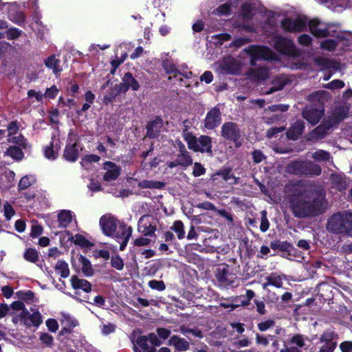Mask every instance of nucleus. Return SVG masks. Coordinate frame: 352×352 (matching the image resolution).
<instances>
[{
	"label": "nucleus",
	"mask_w": 352,
	"mask_h": 352,
	"mask_svg": "<svg viewBox=\"0 0 352 352\" xmlns=\"http://www.w3.org/2000/svg\"><path fill=\"white\" fill-rule=\"evenodd\" d=\"M231 274L229 273L228 265L223 268H218L215 277L218 282L224 286H233L234 280L230 276Z\"/></svg>",
	"instance_id": "19"
},
{
	"label": "nucleus",
	"mask_w": 352,
	"mask_h": 352,
	"mask_svg": "<svg viewBox=\"0 0 352 352\" xmlns=\"http://www.w3.org/2000/svg\"><path fill=\"white\" fill-rule=\"evenodd\" d=\"M232 12L231 3L226 2L219 5L213 12L212 14L217 16H228Z\"/></svg>",
	"instance_id": "39"
},
{
	"label": "nucleus",
	"mask_w": 352,
	"mask_h": 352,
	"mask_svg": "<svg viewBox=\"0 0 352 352\" xmlns=\"http://www.w3.org/2000/svg\"><path fill=\"white\" fill-rule=\"evenodd\" d=\"M118 95V91L115 86L109 87L103 96V103L107 105L113 102Z\"/></svg>",
	"instance_id": "38"
},
{
	"label": "nucleus",
	"mask_w": 352,
	"mask_h": 352,
	"mask_svg": "<svg viewBox=\"0 0 352 352\" xmlns=\"http://www.w3.org/2000/svg\"><path fill=\"white\" fill-rule=\"evenodd\" d=\"M170 230L174 231L177 236L179 239H182L185 236V231L184 223L182 221L177 220L173 223V225L170 227Z\"/></svg>",
	"instance_id": "44"
},
{
	"label": "nucleus",
	"mask_w": 352,
	"mask_h": 352,
	"mask_svg": "<svg viewBox=\"0 0 352 352\" xmlns=\"http://www.w3.org/2000/svg\"><path fill=\"white\" fill-rule=\"evenodd\" d=\"M164 122L160 116H155L153 120L146 124V137L149 139H157L160 137Z\"/></svg>",
	"instance_id": "9"
},
{
	"label": "nucleus",
	"mask_w": 352,
	"mask_h": 352,
	"mask_svg": "<svg viewBox=\"0 0 352 352\" xmlns=\"http://www.w3.org/2000/svg\"><path fill=\"white\" fill-rule=\"evenodd\" d=\"M298 41L300 45L305 47H309L312 43V38L309 35L302 34L298 36Z\"/></svg>",
	"instance_id": "61"
},
{
	"label": "nucleus",
	"mask_w": 352,
	"mask_h": 352,
	"mask_svg": "<svg viewBox=\"0 0 352 352\" xmlns=\"http://www.w3.org/2000/svg\"><path fill=\"white\" fill-rule=\"evenodd\" d=\"M197 139L198 138L190 132L187 133L184 135V140L186 142L188 148L193 151L197 148Z\"/></svg>",
	"instance_id": "50"
},
{
	"label": "nucleus",
	"mask_w": 352,
	"mask_h": 352,
	"mask_svg": "<svg viewBox=\"0 0 352 352\" xmlns=\"http://www.w3.org/2000/svg\"><path fill=\"white\" fill-rule=\"evenodd\" d=\"M254 164H259L265 160L266 157L261 150H254L252 153Z\"/></svg>",
	"instance_id": "62"
},
{
	"label": "nucleus",
	"mask_w": 352,
	"mask_h": 352,
	"mask_svg": "<svg viewBox=\"0 0 352 352\" xmlns=\"http://www.w3.org/2000/svg\"><path fill=\"white\" fill-rule=\"evenodd\" d=\"M282 29L287 32H300L306 29L307 22L302 18L292 19L286 18L282 20L280 23Z\"/></svg>",
	"instance_id": "8"
},
{
	"label": "nucleus",
	"mask_w": 352,
	"mask_h": 352,
	"mask_svg": "<svg viewBox=\"0 0 352 352\" xmlns=\"http://www.w3.org/2000/svg\"><path fill=\"white\" fill-rule=\"evenodd\" d=\"M5 154L16 161H21L24 157V153L22 151V148L15 145L10 146L7 148Z\"/></svg>",
	"instance_id": "30"
},
{
	"label": "nucleus",
	"mask_w": 352,
	"mask_h": 352,
	"mask_svg": "<svg viewBox=\"0 0 352 352\" xmlns=\"http://www.w3.org/2000/svg\"><path fill=\"white\" fill-rule=\"evenodd\" d=\"M272 41L274 42V49L280 54L291 57H296L299 55V52L292 39L280 34H274L272 36Z\"/></svg>",
	"instance_id": "4"
},
{
	"label": "nucleus",
	"mask_w": 352,
	"mask_h": 352,
	"mask_svg": "<svg viewBox=\"0 0 352 352\" xmlns=\"http://www.w3.org/2000/svg\"><path fill=\"white\" fill-rule=\"evenodd\" d=\"M206 173V168L199 162H195L194 164L192 175L194 177H199L204 175Z\"/></svg>",
	"instance_id": "63"
},
{
	"label": "nucleus",
	"mask_w": 352,
	"mask_h": 352,
	"mask_svg": "<svg viewBox=\"0 0 352 352\" xmlns=\"http://www.w3.org/2000/svg\"><path fill=\"white\" fill-rule=\"evenodd\" d=\"M23 258L25 261L35 263L38 261V253L34 248H28L23 254Z\"/></svg>",
	"instance_id": "41"
},
{
	"label": "nucleus",
	"mask_w": 352,
	"mask_h": 352,
	"mask_svg": "<svg viewBox=\"0 0 352 352\" xmlns=\"http://www.w3.org/2000/svg\"><path fill=\"white\" fill-rule=\"evenodd\" d=\"M290 208L298 219L314 217L324 212V199L311 190H299L290 195Z\"/></svg>",
	"instance_id": "1"
},
{
	"label": "nucleus",
	"mask_w": 352,
	"mask_h": 352,
	"mask_svg": "<svg viewBox=\"0 0 352 352\" xmlns=\"http://www.w3.org/2000/svg\"><path fill=\"white\" fill-rule=\"evenodd\" d=\"M266 280L267 283L264 285V287L266 285H272L278 288L282 287L283 286V280L280 276L272 274L269 276Z\"/></svg>",
	"instance_id": "47"
},
{
	"label": "nucleus",
	"mask_w": 352,
	"mask_h": 352,
	"mask_svg": "<svg viewBox=\"0 0 352 352\" xmlns=\"http://www.w3.org/2000/svg\"><path fill=\"white\" fill-rule=\"evenodd\" d=\"M333 126L331 120H324L309 133V140H318L323 139L327 134L329 129Z\"/></svg>",
	"instance_id": "11"
},
{
	"label": "nucleus",
	"mask_w": 352,
	"mask_h": 352,
	"mask_svg": "<svg viewBox=\"0 0 352 352\" xmlns=\"http://www.w3.org/2000/svg\"><path fill=\"white\" fill-rule=\"evenodd\" d=\"M39 340L43 346L47 348H52L54 344L53 336L47 333H39Z\"/></svg>",
	"instance_id": "42"
},
{
	"label": "nucleus",
	"mask_w": 352,
	"mask_h": 352,
	"mask_svg": "<svg viewBox=\"0 0 352 352\" xmlns=\"http://www.w3.org/2000/svg\"><path fill=\"white\" fill-rule=\"evenodd\" d=\"M60 60L56 58V55L53 54L48 56L45 60V65L50 69L54 74H60L62 72V67L60 65Z\"/></svg>",
	"instance_id": "26"
},
{
	"label": "nucleus",
	"mask_w": 352,
	"mask_h": 352,
	"mask_svg": "<svg viewBox=\"0 0 352 352\" xmlns=\"http://www.w3.org/2000/svg\"><path fill=\"white\" fill-rule=\"evenodd\" d=\"M321 173L322 169L320 165L311 161L304 162L302 175L318 176Z\"/></svg>",
	"instance_id": "22"
},
{
	"label": "nucleus",
	"mask_w": 352,
	"mask_h": 352,
	"mask_svg": "<svg viewBox=\"0 0 352 352\" xmlns=\"http://www.w3.org/2000/svg\"><path fill=\"white\" fill-rule=\"evenodd\" d=\"M197 148L195 149V152H200L201 153H207L208 155H212V138L201 135L197 139Z\"/></svg>",
	"instance_id": "14"
},
{
	"label": "nucleus",
	"mask_w": 352,
	"mask_h": 352,
	"mask_svg": "<svg viewBox=\"0 0 352 352\" xmlns=\"http://www.w3.org/2000/svg\"><path fill=\"white\" fill-rule=\"evenodd\" d=\"M192 158L190 153H179L175 160L168 162L167 163V166L170 168H173L178 166L186 168L192 165Z\"/></svg>",
	"instance_id": "17"
},
{
	"label": "nucleus",
	"mask_w": 352,
	"mask_h": 352,
	"mask_svg": "<svg viewBox=\"0 0 352 352\" xmlns=\"http://www.w3.org/2000/svg\"><path fill=\"white\" fill-rule=\"evenodd\" d=\"M8 137L16 134L19 130V124L17 120L11 121L8 125Z\"/></svg>",
	"instance_id": "56"
},
{
	"label": "nucleus",
	"mask_w": 352,
	"mask_h": 352,
	"mask_svg": "<svg viewBox=\"0 0 352 352\" xmlns=\"http://www.w3.org/2000/svg\"><path fill=\"white\" fill-rule=\"evenodd\" d=\"M148 285L152 289L159 292H162L166 289V285L163 280L153 279L148 282Z\"/></svg>",
	"instance_id": "54"
},
{
	"label": "nucleus",
	"mask_w": 352,
	"mask_h": 352,
	"mask_svg": "<svg viewBox=\"0 0 352 352\" xmlns=\"http://www.w3.org/2000/svg\"><path fill=\"white\" fill-rule=\"evenodd\" d=\"M270 248L274 251L278 250L282 252H286L288 256H295L297 253V250L287 241H272L270 242Z\"/></svg>",
	"instance_id": "15"
},
{
	"label": "nucleus",
	"mask_w": 352,
	"mask_h": 352,
	"mask_svg": "<svg viewBox=\"0 0 352 352\" xmlns=\"http://www.w3.org/2000/svg\"><path fill=\"white\" fill-rule=\"evenodd\" d=\"M122 80L123 82H126L129 89H131L133 91L139 89L140 84L131 72L125 73Z\"/></svg>",
	"instance_id": "36"
},
{
	"label": "nucleus",
	"mask_w": 352,
	"mask_h": 352,
	"mask_svg": "<svg viewBox=\"0 0 352 352\" xmlns=\"http://www.w3.org/2000/svg\"><path fill=\"white\" fill-rule=\"evenodd\" d=\"M345 219L346 220L345 234L352 236V212H348Z\"/></svg>",
	"instance_id": "64"
},
{
	"label": "nucleus",
	"mask_w": 352,
	"mask_h": 352,
	"mask_svg": "<svg viewBox=\"0 0 352 352\" xmlns=\"http://www.w3.org/2000/svg\"><path fill=\"white\" fill-rule=\"evenodd\" d=\"M137 346H134L135 352H157L153 346H149L148 344V338L146 336H140L136 340Z\"/></svg>",
	"instance_id": "23"
},
{
	"label": "nucleus",
	"mask_w": 352,
	"mask_h": 352,
	"mask_svg": "<svg viewBox=\"0 0 352 352\" xmlns=\"http://www.w3.org/2000/svg\"><path fill=\"white\" fill-rule=\"evenodd\" d=\"M61 323L63 325H65L73 330L74 327L78 325V322L74 317L71 316L69 314H63V319L61 320Z\"/></svg>",
	"instance_id": "48"
},
{
	"label": "nucleus",
	"mask_w": 352,
	"mask_h": 352,
	"mask_svg": "<svg viewBox=\"0 0 352 352\" xmlns=\"http://www.w3.org/2000/svg\"><path fill=\"white\" fill-rule=\"evenodd\" d=\"M305 161L294 160L286 166V171L289 174L302 175V170Z\"/></svg>",
	"instance_id": "29"
},
{
	"label": "nucleus",
	"mask_w": 352,
	"mask_h": 352,
	"mask_svg": "<svg viewBox=\"0 0 352 352\" xmlns=\"http://www.w3.org/2000/svg\"><path fill=\"white\" fill-rule=\"evenodd\" d=\"M347 212V211H344L333 214L327 222V229L334 233L345 234L346 221L345 217Z\"/></svg>",
	"instance_id": "6"
},
{
	"label": "nucleus",
	"mask_w": 352,
	"mask_h": 352,
	"mask_svg": "<svg viewBox=\"0 0 352 352\" xmlns=\"http://www.w3.org/2000/svg\"><path fill=\"white\" fill-rule=\"evenodd\" d=\"M55 270L60 271V276L66 278L69 275V269L68 264L63 260H59L55 265Z\"/></svg>",
	"instance_id": "40"
},
{
	"label": "nucleus",
	"mask_w": 352,
	"mask_h": 352,
	"mask_svg": "<svg viewBox=\"0 0 352 352\" xmlns=\"http://www.w3.org/2000/svg\"><path fill=\"white\" fill-rule=\"evenodd\" d=\"M329 157V153L323 150L318 151L314 154V158L318 161H328Z\"/></svg>",
	"instance_id": "60"
},
{
	"label": "nucleus",
	"mask_w": 352,
	"mask_h": 352,
	"mask_svg": "<svg viewBox=\"0 0 352 352\" xmlns=\"http://www.w3.org/2000/svg\"><path fill=\"white\" fill-rule=\"evenodd\" d=\"M338 46V41L335 39H327L320 43V47L329 52H333Z\"/></svg>",
	"instance_id": "51"
},
{
	"label": "nucleus",
	"mask_w": 352,
	"mask_h": 352,
	"mask_svg": "<svg viewBox=\"0 0 352 352\" xmlns=\"http://www.w3.org/2000/svg\"><path fill=\"white\" fill-rule=\"evenodd\" d=\"M3 212L6 219L8 221L10 220L15 214V210L13 207L8 202L3 205Z\"/></svg>",
	"instance_id": "57"
},
{
	"label": "nucleus",
	"mask_w": 352,
	"mask_h": 352,
	"mask_svg": "<svg viewBox=\"0 0 352 352\" xmlns=\"http://www.w3.org/2000/svg\"><path fill=\"white\" fill-rule=\"evenodd\" d=\"M221 70L224 74H236L239 72L240 67L236 60L230 59L222 63Z\"/></svg>",
	"instance_id": "24"
},
{
	"label": "nucleus",
	"mask_w": 352,
	"mask_h": 352,
	"mask_svg": "<svg viewBox=\"0 0 352 352\" xmlns=\"http://www.w3.org/2000/svg\"><path fill=\"white\" fill-rule=\"evenodd\" d=\"M276 324V322L274 320H267L263 322H259L257 324L258 329L261 331H265L267 329L273 328Z\"/></svg>",
	"instance_id": "55"
},
{
	"label": "nucleus",
	"mask_w": 352,
	"mask_h": 352,
	"mask_svg": "<svg viewBox=\"0 0 352 352\" xmlns=\"http://www.w3.org/2000/svg\"><path fill=\"white\" fill-rule=\"evenodd\" d=\"M217 176L221 177L222 179L226 182L228 181L231 178H233L235 179V182L234 184L237 183V178L234 175L233 173H232V168L230 167H226V168L220 169L218 171H217L212 175V179L213 180L217 179Z\"/></svg>",
	"instance_id": "32"
},
{
	"label": "nucleus",
	"mask_w": 352,
	"mask_h": 352,
	"mask_svg": "<svg viewBox=\"0 0 352 352\" xmlns=\"http://www.w3.org/2000/svg\"><path fill=\"white\" fill-rule=\"evenodd\" d=\"M70 282L72 288L76 290L82 289L86 293L91 291V284L86 279L79 278L76 275L72 276Z\"/></svg>",
	"instance_id": "21"
},
{
	"label": "nucleus",
	"mask_w": 352,
	"mask_h": 352,
	"mask_svg": "<svg viewBox=\"0 0 352 352\" xmlns=\"http://www.w3.org/2000/svg\"><path fill=\"white\" fill-rule=\"evenodd\" d=\"M8 142L14 144L16 146L26 149L28 148L27 139L23 134H19L17 136H10L7 139Z\"/></svg>",
	"instance_id": "37"
},
{
	"label": "nucleus",
	"mask_w": 352,
	"mask_h": 352,
	"mask_svg": "<svg viewBox=\"0 0 352 352\" xmlns=\"http://www.w3.org/2000/svg\"><path fill=\"white\" fill-rule=\"evenodd\" d=\"M138 186L140 188L162 189L165 186V183L160 181L142 180Z\"/></svg>",
	"instance_id": "34"
},
{
	"label": "nucleus",
	"mask_w": 352,
	"mask_h": 352,
	"mask_svg": "<svg viewBox=\"0 0 352 352\" xmlns=\"http://www.w3.org/2000/svg\"><path fill=\"white\" fill-rule=\"evenodd\" d=\"M254 8L250 3H244L241 8V14L244 19L251 20L254 16Z\"/></svg>",
	"instance_id": "43"
},
{
	"label": "nucleus",
	"mask_w": 352,
	"mask_h": 352,
	"mask_svg": "<svg viewBox=\"0 0 352 352\" xmlns=\"http://www.w3.org/2000/svg\"><path fill=\"white\" fill-rule=\"evenodd\" d=\"M324 113V102L320 99L313 101L302 110V117L311 125L317 124Z\"/></svg>",
	"instance_id": "3"
},
{
	"label": "nucleus",
	"mask_w": 352,
	"mask_h": 352,
	"mask_svg": "<svg viewBox=\"0 0 352 352\" xmlns=\"http://www.w3.org/2000/svg\"><path fill=\"white\" fill-rule=\"evenodd\" d=\"M32 185L30 177L28 175L23 177L18 184L19 190H25Z\"/></svg>",
	"instance_id": "59"
},
{
	"label": "nucleus",
	"mask_w": 352,
	"mask_h": 352,
	"mask_svg": "<svg viewBox=\"0 0 352 352\" xmlns=\"http://www.w3.org/2000/svg\"><path fill=\"white\" fill-rule=\"evenodd\" d=\"M162 65L166 74H175L173 78L176 77L177 72H179V69L177 68L176 65L173 63L170 62L168 60H163Z\"/></svg>",
	"instance_id": "46"
},
{
	"label": "nucleus",
	"mask_w": 352,
	"mask_h": 352,
	"mask_svg": "<svg viewBox=\"0 0 352 352\" xmlns=\"http://www.w3.org/2000/svg\"><path fill=\"white\" fill-rule=\"evenodd\" d=\"M78 139L75 140L72 142V140L69 138V142L65 145L63 157L67 162H75L79 157V150L78 148Z\"/></svg>",
	"instance_id": "12"
},
{
	"label": "nucleus",
	"mask_w": 352,
	"mask_h": 352,
	"mask_svg": "<svg viewBox=\"0 0 352 352\" xmlns=\"http://www.w3.org/2000/svg\"><path fill=\"white\" fill-rule=\"evenodd\" d=\"M255 296V292L252 289H247L245 295H241L235 297L234 301L242 306H248L250 304V300Z\"/></svg>",
	"instance_id": "31"
},
{
	"label": "nucleus",
	"mask_w": 352,
	"mask_h": 352,
	"mask_svg": "<svg viewBox=\"0 0 352 352\" xmlns=\"http://www.w3.org/2000/svg\"><path fill=\"white\" fill-rule=\"evenodd\" d=\"M320 22L317 19H311L308 23V27L310 32L316 37L326 38L329 36H333V34H331L329 31L328 27L326 28H319L318 25Z\"/></svg>",
	"instance_id": "16"
},
{
	"label": "nucleus",
	"mask_w": 352,
	"mask_h": 352,
	"mask_svg": "<svg viewBox=\"0 0 352 352\" xmlns=\"http://www.w3.org/2000/svg\"><path fill=\"white\" fill-rule=\"evenodd\" d=\"M168 344L173 346L177 351H187L190 348L189 342L178 336H171L168 340Z\"/></svg>",
	"instance_id": "25"
},
{
	"label": "nucleus",
	"mask_w": 352,
	"mask_h": 352,
	"mask_svg": "<svg viewBox=\"0 0 352 352\" xmlns=\"http://www.w3.org/2000/svg\"><path fill=\"white\" fill-rule=\"evenodd\" d=\"M16 296L20 300L28 303L34 301L35 294L32 290L19 291L16 292Z\"/></svg>",
	"instance_id": "45"
},
{
	"label": "nucleus",
	"mask_w": 352,
	"mask_h": 352,
	"mask_svg": "<svg viewBox=\"0 0 352 352\" xmlns=\"http://www.w3.org/2000/svg\"><path fill=\"white\" fill-rule=\"evenodd\" d=\"M250 56H254V58L258 60L272 61L277 60L276 54L266 45H251L248 50Z\"/></svg>",
	"instance_id": "5"
},
{
	"label": "nucleus",
	"mask_w": 352,
	"mask_h": 352,
	"mask_svg": "<svg viewBox=\"0 0 352 352\" xmlns=\"http://www.w3.org/2000/svg\"><path fill=\"white\" fill-rule=\"evenodd\" d=\"M287 82L285 79L281 76L276 77L272 82V87H270L266 91L265 94L269 95L275 91L281 90L286 85Z\"/></svg>",
	"instance_id": "28"
},
{
	"label": "nucleus",
	"mask_w": 352,
	"mask_h": 352,
	"mask_svg": "<svg viewBox=\"0 0 352 352\" xmlns=\"http://www.w3.org/2000/svg\"><path fill=\"white\" fill-rule=\"evenodd\" d=\"M21 34V31L16 28H11L7 30L6 31V37L8 40L16 39Z\"/></svg>",
	"instance_id": "58"
},
{
	"label": "nucleus",
	"mask_w": 352,
	"mask_h": 352,
	"mask_svg": "<svg viewBox=\"0 0 352 352\" xmlns=\"http://www.w3.org/2000/svg\"><path fill=\"white\" fill-rule=\"evenodd\" d=\"M20 318L27 327H30L32 325L38 327L43 322L42 316L38 311L30 314L26 310L21 313Z\"/></svg>",
	"instance_id": "13"
},
{
	"label": "nucleus",
	"mask_w": 352,
	"mask_h": 352,
	"mask_svg": "<svg viewBox=\"0 0 352 352\" xmlns=\"http://www.w3.org/2000/svg\"><path fill=\"white\" fill-rule=\"evenodd\" d=\"M104 168L108 166L109 168L107 170L103 175V179L106 182L116 180L120 174V168L115 163L111 162H106L104 164Z\"/></svg>",
	"instance_id": "20"
},
{
	"label": "nucleus",
	"mask_w": 352,
	"mask_h": 352,
	"mask_svg": "<svg viewBox=\"0 0 352 352\" xmlns=\"http://www.w3.org/2000/svg\"><path fill=\"white\" fill-rule=\"evenodd\" d=\"M72 216L70 210H62L58 215L60 226L65 228L72 222Z\"/></svg>",
	"instance_id": "35"
},
{
	"label": "nucleus",
	"mask_w": 352,
	"mask_h": 352,
	"mask_svg": "<svg viewBox=\"0 0 352 352\" xmlns=\"http://www.w3.org/2000/svg\"><path fill=\"white\" fill-rule=\"evenodd\" d=\"M143 218L142 217L139 221L138 230L141 232L144 236H152L155 234L156 230L155 226L152 225L151 222H146L144 224Z\"/></svg>",
	"instance_id": "33"
},
{
	"label": "nucleus",
	"mask_w": 352,
	"mask_h": 352,
	"mask_svg": "<svg viewBox=\"0 0 352 352\" xmlns=\"http://www.w3.org/2000/svg\"><path fill=\"white\" fill-rule=\"evenodd\" d=\"M305 122L302 120H297L293 123L287 131V138L291 140H297L303 133Z\"/></svg>",
	"instance_id": "18"
},
{
	"label": "nucleus",
	"mask_w": 352,
	"mask_h": 352,
	"mask_svg": "<svg viewBox=\"0 0 352 352\" xmlns=\"http://www.w3.org/2000/svg\"><path fill=\"white\" fill-rule=\"evenodd\" d=\"M222 113L218 106L210 109L204 120V126L208 130H214L221 123Z\"/></svg>",
	"instance_id": "7"
},
{
	"label": "nucleus",
	"mask_w": 352,
	"mask_h": 352,
	"mask_svg": "<svg viewBox=\"0 0 352 352\" xmlns=\"http://www.w3.org/2000/svg\"><path fill=\"white\" fill-rule=\"evenodd\" d=\"M74 243L82 248H89L92 245V243L88 239L80 234L75 235Z\"/></svg>",
	"instance_id": "52"
},
{
	"label": "nucleus",
	"mask_w": 352,
	"mask_h": 352,
	"mask_svg": "<svg viewBox=\"0 0 352 352\" xmlns=\"http://www.w3.org/2000/svg\"><path fill=\"white\" fill-rule=\"evenodd\" d=\"M111 265L117 270L121 271L124 268V262L119 255L112 256L111 258Z\"/></svg>",
	"instance_id": "53"
},
{
	"label": "nucleus",
	"mask_w": 352,
	"mask_h": 352,
	"mask_svg": "<svg viewBox=\"0 0 352 352\" xmlns=\"http://www.w3.org/2000/svg\"><path fill=\"white\" fill-rule=\"evenodd\" d=\"M100 226L104 235L111 236L117 229V219L111 214L102 215L100 219Z\"/></svg>",
	"instance_id": "10"
},
{
	"label": "nucleus",
	"mask_w": 352,
	"mask_h": 352,
	"mask_svg": "<svg viewBox=\"0 0 352 352\" xmlns=\"http://www.w3.org/2000/svg\"><path fill=\"white\" fill-rule=\"evenodd\" d=\"M221 135L225 140L234 143L236 148L242 146V131L236 122H224L221 127Z\"/></svg>",
	"instance_id": "2"
},
{
	"label": "nucleus",
	"mask_w": 352,
	"mask_h": 352,
	"mask_svg": "<svg viewBox=\"0 0 352 352\" xmlns=\"http://www.w3.org/2000/svg\"><path fill=\"white\" fill-rule=\"evenodd\" d=\"M54 138H52L50 146H46V148L44 150V154L45 157L52 160L56 159L58 157V154L54 150L55 146L54 145Z\"/></svg>",
	"instance_id": "49"
},
{
	"label": "nucleus",
	"mask_w": 352,
	"mask_h": 352,
	"mask_svg": "<svg viewBox=\"0 0 352 352\" xmlns=\"http://www.w3.org/2000/svg\"><path fill=\"white\" fill-rule=\"evenodd\" d=\"M78 261L82 265V272L86 277H91L94 274V270L90 261L83 255H80L78 257Z\"/></svg>",
	"instance_id": "27"
}]
</instances>
